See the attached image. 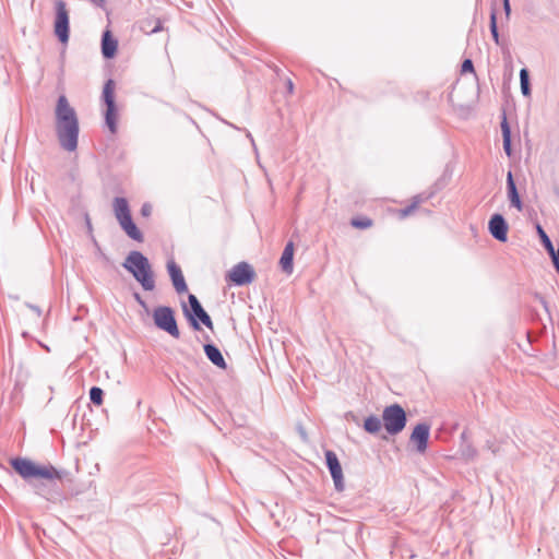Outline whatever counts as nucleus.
I'll return each mask as SVG.
<instances>
[{
    "label": "nucleus",
    "instance_id": "obj_1",
    "mask_svg": "<svg viewBox=\"0 0 559 559\" xmlns=\"http://www.w3.org/2000/svg\"><path fill=\"white\" fill-rule=\"evenodd\" d=\"M55 118L60 146L68 152H74L78 148L80 124L76 112L66 95H60L57 99Z\"/></svg>",
    "mask_w": 559,
    "mask_h": 559
},
{
    "label": "nucleus",
    "instance_id": "obj_2",
    "mask_svg": "<svg viewBox=\"0 0 559 559\" xmlns=\"http://www.w3.org/2000/svg\"><path fill=\"white\" fill-rule=\"evenodd\" d=\"M122 267L132 274L144 290L152 292L155 289L154 271L150 260L141 251H130L122 262Z\"/></svg>",
    "mask_w": 559,
    "mask_h": 559
},
{
    "label": "nucleus",
    "instance_id": "obj_3",
    "mask_svg": "<svg viewBox=\"0 0 559 559\" xmlns=\"http://www.w3.org/2000/svg\"><path fill=\"white\" fill-rule=\"evenodd\" d=\"M10 465L13 471L20 475L23 479H47L55 480L61 479V472L55 468L52 465H38L26 457H12Z\"/></svg>",
    "mask_w": 559,
    "mask_h": 559
},
{
    "label": "nucleus",
    "instance_id": "obj_4",
    "mask_svg": "<svg viewBox=\"0 0 559 559\" xmlns=\"http://www.w3.org/2000/svg\"><path fill=\"white\" fill-rule=\"evenodd\" d=\"M182 312L192 330L200 331V323L213 330V321L195 295H188V305L182 304Z\"/></svg>",
    "mask_w": 559,
    "mask_h": 559
},
{
    "label": "nucleus",
    "instance_id": "obj_5",
    "mask_svg": "<svg viewBox=\"0 0 559 559\" xmlns=\"http://www.w3.org/2000/svg\"><path fill=\"white\" fill-rule=\"evenodd\" d=\"M382 421L386 432L395 436L404 430L407 415L400 404H392L383 409Z\"/></svg>",
    "mask_w": 559,
    "mask_h": 559
},
{
    "label": "nucleus",
    "instance_id": "obj_6",
    "mask_svg": "<svg viewBox=\"0 0 559 559\" xmlns=\"http://www.w3.org/2000/svg\"><path fill=\"white\" fill-rule=\"evenodd\" d=\"M102 99L106 106L104 112L105 124L109 131L115 134L117 132V116L118 109L115 100V82L109 79L103 87Z\"/></svg>",
    "mask_w": 559,
    "mask_h": 559
},
{
    "label": "nucleus",
    "instance_id": "obj_7",
    "mask_svg": "<svg viewBox=\"0 0 559 559\" xmlns=\"http://www.w3.org/2000/svg\"><path fill=\"white\" fill-rule=\"evenodd\" d=\"M154 324L157 329L179 338L180 331L177 324L175 310L169 306H158L153 311Z\"/></svg>",
    "mask_w": 559,
    "mask_h": 559
},
{
    "label": "nucleus",
    "instance_id": "obj_8",
    "mask_svg": "<svg viewBox=\"0 0 559 559\" xmlns=\"http://www.w3.org/2000/svg\"><path fill=\"white\" fill-rule=\"evenodd\" d=\"M55 10L53 34L61 44L66 45L70 38V16L67 3L63 0L56 1Z\"/></svg>",
    "mask_w": 559,
    "mask_h": 559
},
{
    "label": "nucleus",
    "instance_id": "obj_9",
    "mask_svg": "<svg viewBox=\"0 0 559 559\" xmlns=\"http://www.w3.org/2000/svg\"><path fill=\"white\" fill-rule=\"evenodd\" d=\"M255 278V272L248 262H239L227 272L225 280L235 286H246L251 284Z\"/></svg>",
    "mask_w": 559,
    "mask_h": 559
},
{
    "label": "nucleus",
    "instance_id": "obj_10",
    "mask_svg": "<svg viewBox=\"0 0 559 559\" xmlns=\"http://www.w3.org/2000/svg\"><path fill=\"white\" fill-rule=\"evenodd\" d=\"M325 465L331 474V477L334 483L335 490L341 492L345 488L344 476L342 465L336 453L332 450H325Z\"/></svg>",
    "mask_w": 559,
    "mask_h": 559
},
{
    "label": "nucleus",
    "instance_id": "obj_11",
    "mask_svg": "<svg viewBox=\"0 0 559 559\" xmlns=\"http://www.w3.org/2000/svg\"><path fill=\"white\" fill-rule=\"evenodd\" d=\"M430 437V425L427 423H418L412 430L409 441L415 445V450L419 454L427 451Z\"/></svg>",
    "mask_w": 559,
    "mask_h": 559
},
{
    "label": "nucleus",
    "instance_id": "obj_12",
    "mask_svg": "<svg viewBox=\"0 0 559 559\" xmlns=\"http://www.w3.org/2000/svg\"><path fill=\"white\" fill-rule=\"evenodd\" d=\"M488 230L490 235L500 242L508 240L509 225L502 214L495 213L488 222Z\"/></svg>",
    "mask_w": 559,
    "mask_h": 559
},
{
    "label": "nucleus",
    "instance_id": "obj_13",
    "mask_svg": "<svg viewBox=\"0 0 559 559\" xmlns=\"http://www.w3.org/2000/svg\"><path fill=\"white\" fill-rule=\"evenodd\" d=\"M167 272L171 280L173 286L177 294H185L188 292V285L182 274L181 267L175 262L174 259L167 261Z\"/></svg>",
    "mask_w": 559,
    "mask_h": 559
},
{
    "label": "nucleus",
    "instance_id": "obj_14",
    "mask_svg": "<svg viewBox=\"0 0 559 559\" xmlns=\"http://www.w3.org/2000/svg\"><path fill=\"white\" fill-rule=\"evenodd\" d=\"M507 197L510 202V206L516 209L519 212L523 211L524 204L521 195L518 191V187L511 170L507 174Z\"/></svg>",
    "mask_w": 559,
    "mask_h": 559
},
{
    "label": "nucleus",
    "instance_id": "obj_15",
    "mask_svg": "<svg viewBox=\"0 0 559 559\" xmlns=\"http://www.w3.org/2000/svg\"><path fill=\"white\" fill-rule=\"evenodd\" d=\"M36 493L50 502H60L63 498L62 490L56 483L51 485L38 484L36 485Z\"/></svg>",
    "mask_w": 559,
    "mask_h": 559
},
{
    "label": "nucleus",
    "instance_id": "obj_16",
    "mask_svg": "<svg viewBox=\"0 0 559 559\" xmlns=\"http://www.w3.org/2000/svg\"><path fill=\"white\" fill-rule=\"evenodd\" d=\"M204 354L206 358L217 368L226 370L227 362L221 352V349L214 343H206L203 345Z\"/></svg>",
    "mask_w": 559,
    "mask_h": 559
},
{
    "label": "nucleus",
    "instance_id": "obj_17",
    "mask_svg": "<svg viewBox=\"0 0 559 559\" xmlns=\"http://www.w3.org/2000/svg\"><path fill=\"white\" fill-rule=\"evenodd\" d=\"M102 55L105 59H112L118 49V40L112 36L109 29L102 35Z\"/></svg>",
    "mask_w": 559,
    "mask_h": 559
},
{
    "label": "nucleus",
    "instance_id": "obj_18",
    "mask_svg": "<svg viewBox=\"0 0 559 559\" xmlns=\"http://www.w3.org/2000/svg\"><path fill=\"white\" fill-rule=\"evenodd\" d=\"M112 205H114V213H115V216H116L118 223H121V222L132 217L129 202L126 198L116 197L114 199Z\"/></svg>",
    "mask_w": 559,
    "mask_h": 559
},
{
    "label": "nucleus",
    "instance_id": "obj_19",
    "mask_svg": "<svg viewBox=\"0 0 559 559\" xmlns=\"http://www.w3.org/2000/svg\"><path fill=\"white\" fill-rule=\"evenodd\" d=\"M280 265L283 272L290 275L294 271V242L288 241L282 252Z\"/></svg>",
    "mask_w": 559,
    "mask_h": 559
},
{
    "label": "nucleus",
    "instance_id": "obj_20",
    "mask_svg": "<svg viewBox=\"0 0 559 559\" xmlns=\"http://www.w3.org/2000/svg\"><path fill=\"white\" fill-rule=\"evenodd\" d=\"M500 127H501V133H502L503 151L508 157H511L513 154L512 136H511V128L507 120L506 112H503Z\"/></svg>",
    "mask_w": 559,
    "mask_h": 559
},
{
    "label": "nucleus",
    "instance_id": "obj_21",
    "mask_svg": "<svg viewBox=\"0 0 559 559\" xmlns=\"http://www.w3.org/2000/svg\"><path fill=\"white\" fill-rule=\"evenodd\" d=\"M436 191L423 192L413 198V202L399 211L400 217L404 218L408 216L420 203L431 199Z\"/></svg>",
    "mask_w": 559,
    "mask_h": 559
},
{
    "label": "nucleus",
    "instance_id": "obj_22",
    "mask_svg": "<svg viewBox=\"0 0 559 559\" xmlns=\"http://www.w3.org/2000/svg\"><path fill=\"white\" fill-rule=\"evenodd\" d=\"M119 225L121 229L127 234V236L132 240L138 242H142L144 240L142 231L138 228L132 217L119 223Z\"/></svg>",
    "mask_w": 559,
    "mask_h": 559
},
{
    "label": "nucleus",
    "instance_id": "obj_23",
    "mask_svg": "<svg viewBox=\"0 0 559 559\" xmlns=\"http://www.w3.org/2000/svg\"><path fill=\"white\" fill-rule=\"evenodd\" d=\"M382 423L378 416L370 415L364 421V429L368 433L376 435L381 430Z\"/></svg>",
    "mask_w": 559,
    "mask_h": 559
},
{
    "label": "nucleus",
    "instance_id": "obj_24",
    "mask_svg": "<svg viewBox=\"0 0 559 559\" xmlns=\"http://www.w3.org/2000/svg\"><path fill=\"white\" fill-rule=\"evenodd\" d=\"M141 29L146 34H155L163 29V24L158 19H146L141 22Z\"/></svg>",
    "mask_w": 559,
    "mask_h": 559
},
{
    "label": "nucleus",
    "instance_id": "obj_25",
    "mask_svg": "<svg viewBox=\"0 0 559 559\" xmlns=\"http://www.w3.org/2000/svg\"><path fill=\"white\" fill-rule=\"evenodd\" d=\"M520 85L523 96L530 97L532 94V90L530 83V73L526 68L520 70Z\"/></svg>",
    "mask_w": 559,
    "mask_h": 559
},
{
    "label": "nucleus",
    "instance_id": "obj_26",
    "mask_svg": "<svg viewBox=\"0 0 559 559\" xmlns=\"http://www.w3.org/2000/svg\"><path fill=\"white\" fill-rule=\"evenodd\" d=\"M536 231H537V235H538V237L540 239V242L544 246V248L547 251V253H550L551 251H554L555 250V246H554L551 239L549 238V236L547 235V233L545 231V229L542 227V225L539 223L536 224Z\"/></svg>",
    "mask_w": 559,
    "mask_h": 559
},
{
    "label": "nucleus",
    "instance_id": "obj_27",
    "mask_svg": "<svg viewBox=\"0 0 559 559\" xmlns=\"http://www.w3.org/2000/svg\"><path fill=\"white\" fill-rule=\"evenodd\" d=\"M489 29H490L493 41L497 45H500V35H499L498 25H497V10L493 7L491 8V11H490Z\"/></svg>",
    "mask_w": 559,
    "mask_h": 559
},
{
    "label": "nucleus",
    "instance_id": "obj_28",
    "mask_svg": "<svg viewBox=\"0 0 559 559\" xmlns=\"http://www.w3.org/2000/svg\"><path fill=\"white\" fill-rule=\"evenodd\" d=\"M372 224V219L367 216H357L350 221V225L357 229H367L371 227Z\"/></svg>",
    "mask_w": 559,
    "mask_h": 559
},
{
    "label": "nucleus",
    "instance_id": "obj_29",
    "mask_svg": "<svg viewBox=\"0 0 559 559\" xmlns=\"http://www.w3.org/2000/svg\"><path fill=\"white\" fill-rule=\"evenodd\" d=\"M90 400L91 402L96 405V406H99L103 404L104 402V391L102 388L99 386H92L90 389Z\"/></svg>",
    "mask_w": 559,
    "mask_h": 559
},
{
    "label": "nucleus",
    "instance_id": "obj_30",
    "mask_svg": "<svg viewBox=\"0 0 559 559\" xmlns=\"http://www.w3.org/2000/svg\"><path fill=\"white\" fill-rule=\"evenodd\" d=\"M461 450L463 456L467 459H475L477 456V450L471 442H466L465 444H461Z\"/></svg>",
    "mask_w": 559,
    "mask_h": 559
},
{
    "label": "nucleus",
    "instance_id": "obj_31",
    "mask_svg": "<svg viewBox=\"0 0 559 559\" xmlns=\"http://www.w3.org/2000/svg\"><path fill=\"white\" fill-rule=\"evenodd\" d=\"M462 73H475L474 63L471 59H465L461 66Z\"/></svg>",
    "mask_w": 559,
    "mask_h": 559
},
{
    "label": "nucleus",
    "instance_id": "obj_32",
    "mask_svg": "<svg viewBox=\"0 0 559 559\" xmlns=\"http://www.w3.org/2000/svg\"><path fill=\"white\" fill-rule=\"evenodd\" d=\"M92 242L96 249L98 257L102 258L105 262H109V258L103 252L102 247L99 246L94 235H92Z\"/></svg>",
    "mask_w": 559,
    "mask_h": 559
},
{
    "label": "nucleus",
    "instance_id": "obj_33",
    "mask_svg": "<svg viewBox=\"0 0 559 559\" xmlns=\"http://www.w3.org/2000/svg\"><path fill=\"white\" fill-rule=\"evenodd\" d=\"M551 261H552V264H554V267L556 270V272L559 273V249H555L554 251H551L550 253H548Z\"/></svg>",
    "mask_w": 559,
    "mask_h": 559
},
{
    "label": "nucleus",
    "instance_id": "obj_34",
    "mask_svg": "<svg viewBox=\"0 0 559 559\" xmlns=\"http://www.w3.org/2000/svg\"><path fill=\"white\" fill-rule=\"evenodd\" d=\"M486 449L489 450L492 454H497L499 452V447L495 441L487 440L485 444Z\"/></svg>",
    "mask_w": 559,
    "mask_h": 559
},
{
    "label": "nucleus",
    "instance_id": "obj_35",
    "mask_svg": "<svg viewBox=\"0 0 559 559\" xmlns=\"http://www.w3.org/2000/svg\"><path fill=\"white\" fill-rule=\"evenodd\" d=\"M503 11L506 14V19L509 20L511 15V4L510 0H502Z\"/></svg>",
    "mask_w": 559,
    "mask_h": 559
},
{
    "label": "nucleus",
    "instance_id": "obj_36",
    "mask_svg": "<svg viewBox=\"0 0 559 559\" xmlns=\"http://www.w3.org/2000/svg\"><path fill=\"white\" fill-rule=\"evenodd\" d=\"M152 213V206L150 203H144L142 206H141V215L144 216V217H147L150 216Z\"/></svg>",
    "mask_w": 559,
    "mask_h": 559
},
{
    "label": "nucleus",
    "instance_id": "obj_37",
    "mask_svg": "<svg viewBox=\"0 0 559 559\" xmlns=\"http://www.w3.org/2000/svg\"><path fill=\"white\" fill-rule=\"evenodd\" d=\"M297 431L301 438L302 441H308V435H307V431L305 429V427L301 425V424H298L297 425Z\"/></svg>",
    "mask_w": 559,
    "mask_h": 559
},
{
    "label": "nucleus",
    "instance_id": "obj_38",
    "mask_svg": "<svg viewBox=\"0 0 559 559\" xmlns=\"http://www.w3.org/2000/svg\"><path fill=\"white\" fill-rule=\"evenodd\" d=\"M133 297H134V299L136 300V302H138L142 308H144V309H146V308H147L145 300L141 297V295H140L139 293H134V294H133Z\"/></svg>",
    "mask_w": 559,
    "mask_h": 559
},
{
    "label": "nucleus",
    "instance_id": "obj_39",
    "mask_svg": "<svg viewBox=\"0 0 559 559\" xmlns=\"http://www.w3.org/2000/svg\"><path fill=\"white\" fill-rule=\"evenodd\" d=\"M90 1L96 8H99V9H103V10L106 8V0H90Z\"/></svg>",
    "mask_w": 559,
    "mask_h": 559
},
{
    "label": "nucleus",
    "instance_id": "obj_40",
    "mask_svg": "<svg viewBox=\"0 0 559 559\" xmlns=\"http://www.w3.org/2000/svg\"><path fill=\"white\" fill-rule=\"evenodd\" d=\"M85 224H86L88 234L92 236L93 235V227H92V223H91V218H90L88 214H85Z\"/></svg>",
    "mask_w": 559,
    "mask_h": 559
},
{
    "label": "nucleus",
    "instance_id": "obj_41",
    "mask_svg": "<svg viewBox=\"0 0 559 559\" xmlns=\"http://www.w3.org/2000/svg\"><path fill=\"white\" fill-rule=\"evenodd\" d=\"M460 439H461V442H462L461 444H465L466 442H469L466 429L463 430V432L460 436Z\"/></svg>",
    "mask_w": 559,
    "mask_h": 559
},
{
    "label": "nucleus",
    "instance_id": "obj_42",
    "mask_svg": "<svg viewBox=\"0 0 559 559\" xmlns=\"http://www.w3.org/2000/svg\"><path fill=\"white\" fill-rule=\"evenodd\" d=\"M27 307H28L31 310L35 311V312L37 313V316H40V314H41V310H40V308H39L38 306H36V305H32V304H27Z\"/></svg>",
    "mask_w": 559,
    "mask_h": 559
},
{
    "label": "nucleus",
    "instance_id": "obj_43",
    "mask_svg": "<svg viewBox=\"0 0 559 559\" xmlns=\"http://www.w3.org/2000/svg\"><path fill=\"white\" fill-rule=\"evenodd\" d=\"M286 87H287V92L289 94H293V92H294V83H293L292 80H289V79L287 80Z\"/></svg>",
    "mask_w": 559,
    "mask_h": 559
},
{
    "label": "nucleus",
    "instance_id": "obj_44",
    "mask_svg": "<svg viewBox=\"0 0 559 559\" xmlns=\"http://www.w3.org/2000/svg\"><path fill=\"white\" fill-rule=\"evenodd\" d=\"M246 135H247V138L251 141L252 146H253L254 151L257 152V146H255L254 140H253V138H252V135H251L250 131H248V130H247V131H246Z\"/></svg>",
    "mask_w": 559,
    "mask_h": 559
},
{
    "label": "nucleus",
    "instance_id": "obj_45",
    "mask_svg": "<svg viewBox=\"0 0 559 559\" xmlns=\"http://www.w3.org/2000/svg\"><path fill=\"white\" fill-rule=\"evenodd\" d=\"M539 300H540L543 307L545 308V310L549 311L547 301L543 297H539Z\"/></svg>",
    "mask_w": 559,
    "mask_h": 559
},
{
    "label": "nucleus",
    "instance_id": "obj_46",
    "mask_svg": "<svg viewBox=\"0 0 559 559\" xmlns=\"http://www.w3.org/2000/svg\"><path fill=\"white\" fill-rule=\"evenodd\" d=\"M223 122H224V123H226V124H228L229 127H231V128H234V129L239 130V128H238V127H236L235 124H233V123H230V122H228V121H226V120H223Z\"/></svg>",
    "mask_w": 559,
    "mask_h": 559
},
{
    "label": "nucleus",
    "instance_id": "obj_47",
    "mask_svg": "<svg viewBox=\"0 0 559 559\" xmlns=\"http://www.w3.org/2000/svg\"><path fill=\"white\" fill-rule=\"evenodd\" d=\"M555 193L559 195V187H555Z\"/></svg>",
    "mask_w": 559,
    "mask_h": 559
}]
</instances>
